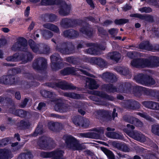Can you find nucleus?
Here are the masks:
<instances>
[{
    "mask_svg": "<svg viewBox=\"0 0 159 159\" xmlns=\"http://www.w3.org/2000/svg\"><path fill=\"white\" fill-rule=\"evenodd\" d=\"M86 1L87 3L91 7H94L93 4V2L92 0H86Z\"/></svg>",
    "mask_w": 159,
    "mask_h": 159,
    "instance_id": "774afa93",
    "label": "nucleus"
},
{
    "mask_svg": "<svg viewBox=\"0 0 159 159\" xmlns=\"http://www.w3.org/2000/svg\"><path fill=\"white\" fill-rule=\"evenodd\" d=\"M131 64L132 66L136 67H153L159 66L156 65L154 61L142 59H134L131 62Z\"/></svg>",
    "mask_w": 159,
    "mask_h": 159,
    "instance_id": "7ed1b4c3",
    "label": "nucleus"
},
{
    "mask_svg": "<svg viewBox=\"0 0 159 159\" xmlns=\"http://www.w3.org/2000/svg\"><path fill=\"white\" fill-rule=\"evenodd\" d=\"M20 60H23L20 58L18 53H16L13 56H10L7 58V60L8 61H17Z\"/></svg>",
    "mask_w": 159,
    "mask_h": 159,
    "instance_id": "c85d7f7f",
    "label": "nucleus"
},
{
    "mask_svg": "<svg viewBox=\"0 0 159 159\" xmlns=\"http://www.w3.org/2000/svg\"><path fill=\"white\" fill-rule=\"evenodd\" d=\"M64 96L75 99H79L80 98L79 94L72 93H66L64 94Z\"/></svg>",
    "mask_w": 159,
    "mask_h": 159,
    "instance_id": "72a5a7b5",
    "label": "nucleus"
},
{
    "mask_svg": "<svg viewBox=\"0 0 159 159\" xmlns=\"http://www.w3.org/2000/svg\"><path fill=\"white\" fill-rule=\"evenodd\" d=\"M58 50L60 52H61L64 54H69V53L67 51L68 50V49L66 48H63V49L59 48L58 49Z\"/></svg>",
    "mask_w": 159,
    "mask_h": 159,
    "instance_id": "5fc2aeb1",
    "label": "nucleus"
},
{
    "mask_svg": "<svg viewBox=\"0 0 159 159\" xmlns=\"http://www.w3.org/2000/svg\"><path fill=\"white\" fill-rule=\"evenodd\" d=\"M93 62L97 64L99 66L104 67L106 66V63L104 60L102 59L98 58H97L96 57H93L92 58Z\"/></svg>",
    "mask_w": 159,
    "mask_h": 159,
    "instance_id": "aec40b11",
    "label": "nucleus"
},
{
    "mask_svg": "<svg viewBox=\"0 0 159 159\" xmlns=\"http://www.w3.org/2000/svg\"><path fill=\"white\" fill-rule=\"evenodd\" d=\"M73 123L77 126H80L83 118L79 116H74L72 119Z\"/></svg>",
    "mask_w": 159,
    "mask_h": 159,
    "instance_id": "2f4dec72",
    "label": "nucleus"
},
{
    "mask_svg": "<svg viewBox=\"0 0 159 159\" xmlns=\"http://www.w3.org/2000/svg\"><path fill=\"white\" fill-rule=\"evenodd\" d=\"M140 83L143 85L148 86L153 85L155 82L152 78L149 77L143 80H141Z\"/></svg>",
    "mask_w": 159,
    "mask_h": 159,
    "instance_id": "a211bd4d",
    "label": "nucleus"
},
{
    "mask_svg": "<svg viewBox=\"0 0 159 159\" xmlns=\"http://www.w3.org/2000/svg\"><path fill=\"white\" fill-rule=\"evenodd\" d=\"M28 59L27 61H26L25 63L27 62L28 61L31 60L33 58V56L30 53H29L28 55Z\"/></svg>",
    "mask_w": 159,
    "mask_h": 159,
    "instance_id": "338daca9",
    "label": "nucleus"
},
{
    "mask_svg": "<svg viewBox=\"0 0 159 159\" xmlns=\"http://www.w3.org/2000/svg\"><path fill=\"white\" fill-rule=\"evenodd\" d=\"M118 29L112 28L109 30V32L111 35H115L118 33Z\"/></svg>",
    "mask_w": 159,
    "mask_h": 159,
    "instance_id": "de8ad7c7",
    "label": "nucleus"
},
{
    "mask_svg": "<svg viewBox=\"0 0 159 159\" xmlns=\"http://www.w3.org/2000/svg\"><path fill=\"white\" fill-rule=\"evenodd\" d=\"M131 17H134L139 18L143 20H148V18L152 19V17L149 15L143 16L139 14H134L130 15Z\"/></svg>",
    "mask_w": 159,
    "mask_h": 159,
    "instance_id": "bb28decb",
    "label": "nucleus"
},
{
    "mask_svg": "<svg viewBox=\"0 0 159 159\" xmlns=\"http://www.w3.org/2000/svg\"><path fill=\"white\" fill-rule=\"evenodd\" d=\"M45 103L43 102L40 103L38 105V106L37 107V109L40 110L42 109L43 108V107H45Z\"/></svg>",
    "mask_w": 159,
    "mask_h": 159,
    "instance_id": "13d9d810",
    "label": "nucleus"
},
{
    "mask_svg": "<svg viewBox=\"0 0 159 159\" xmlns=\"http://www.w3.org/2000/svg\"><path fill=\"white\" fill-rule=\"evenodd\" d=\"M55 125V123L52 122L49 123L48 124V126L49 129L52 130L54 129Z\"/></svg>",
    "mask_w": 159,
    "mask_h": 159,
    "instance_id": "864d4df0",
    "label": "nucleus"
},
{
    "mask_svg": "<svg viewBox=\"0 0 159 159\" xmlns=\"http://www.w3.org/2000/svg\"><path fill=\"white\" fill-rule=\"evenodd\" d=\"M49 86L52 88L57 87L63 89H74L75 87H73L71 84H68L65 81H60L55 84L51 83Z\"/></svg>",
    "mask_w": 159,
    "mask_h": 159,
    "instance_id": "0eeeda50",
    "label": "nucleus"
},
{
    "mask_svg": "<svg viewBox=\"0 0 159 159\" xmlns=\"http://www.w3.org/2000/svg\"><path fill=\"white\" fill-rule=\"evenodd\" d=\"M29 44L32 49L35 52H37L39 49L38 44H36L32 40H30L29 41Z\"/></svg>",
    "mask_w": 159,
    "mask_h": 159,
    "instance_id": "5701e85b",
    "label": "nucleus"
},
{
    "mask_svg": "<svg viewBox=\"0 0 159 159\" xmlns=\"http://www.w3.org/2000/svg\"><path fill=\"white\" fill-rule=\"evenodd\" d=\"M94 94L95 95H97L102 98H107V96L105 94L102 92H101L98 91H95L94 92Z\"/></svg>",
    "mask_w": 159,
    "mask_h": 159,
    "instance_id": "49530a36",
    "label": "nucleus"
},
{
    "mask_svg": "<svg viewBox=\"0 0 159 159\" xmlns=\"http://www.w3.org/2000/svg\"><path fill=\"white\" fill-rule=\"evenodd\" d=\"M61 7L59 11V14L62 16H66L69 13L70 10V5H67L65 2H62Z\"/></svg>",
    "mask_w": 159,
    "mask_h": 159,
    "instance_id": "1a4fd4ad",
    "label": "nucleus"
},
{
    "mask_svg": "<svg viewBox=\"0 0 159 159\" xmlns=\"http://www.w3.org/2000/svg\"><path fill=\"white\" fill-rule=\"evenodd\" d=\"M80 124V126L84 127L86 128L89 125V122L88 120L84 119L83 118V120L81 122Z\"/></svg>",
    "mask_w": 159,
    "mask_h": 159,
    "instance_id": "ea45409f",
    "label": "nucleus"
},
{
    "mask_svg": "<svg viewBox=\"0 0 159 159\" xmlns=\"http://www.w3.org/2000/svg\"><path fill=\"white\" fill-rule=\"evenodd\" d=\"M13 156L11 151L0 149V159H10Z\"/></svg>",
    "mask_w": 159,
    "mask_h": 159,
    "instance_id": "f8f14e48",
    "label": "nucleus"
},
{
    "mask_svg": "<svg viewBox=\"0 0 159 159\" xmlns=\"http://www.w3.org/2000/svg\"><path fill=\"white\" fill-rule=\"evenodd\" d=\"M46 65V60L43 58L37 59L33 64V66L36 69H42L45 68Z\"/></svg>",
    "mask_w": 159,
    "mask_h": 159,
    "instance_id": "6e6552de",
    "label": "nucleus"
},
{
    "mask_svg": "<svg viewBox=\"0 0 159 159\" xmlns=\"http://www.w3.org/2000/svg\"><path fill=\"white\" fill-rule=\"evenodd\" d=\"M64 34L65 37H69L72 38L77 36L78 35V33L76 31L71 30L65 31L64 32Z\"/></svg>",
    "mask_w": 159,
    "mask_h": 159,
    "instance_id": "6ab92c4d",
    "label": "nucleus"
},
{
    "mask_svg": "<svg viewBox=\"0 0 159 159\" xmlns=\"http://www.w3.org/2000/svg\"><path fill=\"white\" fill-rule=\"evenodd\" d=\"M107 89L110 92H114L117 91L116 89L113 85H110L107 87Z\"/></svg>",
    "mask_w": 159,
    "mask_h": 159,
    "instance_id": "09e8293b",
    "label": "nucleus"
},
{
    "mask_svg": "<svg viewBox=\"0 0 159 159\" xmlns=\"http://www.w3.org/2000/svg\"><path fill=\"white\" fill-rule=\"evenodd\" d=\"M33 155L30 152L20 155L17 159H32Z\"/></svg>",
    "mask_w": 159,
    "mask_h": 159,
    "instance_id": "cd10ccee",
    "label": "nucleus"
},
{
    "mask_svg": "<svg viewBox=\"0 0 159 159\" xmlns=\"http://www.w3.org/2000/svg\"><path fill=\"white\" fill-rule=\"evenodd\" d=\"M41 32L43 37L46 39L50 38L53 35L52 34L50 31L47 30H41Z\"/></svg>",
    "mask_w": 159,
    "mask_h": 159,
    "instance_id": "7c9ffc66",
    "label": "nucleus"
},
{
    "mask_svg": "<svg viewBox=\"0 0 159 159\" xmlns=\"http://www.w3.org/2000/svg\"><path fill=\"white\" fill-rule=\"evenodd\" d=\"M102 150L109 159H115V156L111 151L104 148H101Z\"/></svg>",
    "mask_w": 159,
    "mask_h": 159,
    "instance_id": "4be33fe9",
    "label": "nucleus"
},
{
    "mask_svg": "<svg viewBox=\"0 0 159 159\" xmlns=\"http://www.w3.org/2000/svg\"><path fill=\"white\" fill-rule=\"evenodd\" d=\"M56 0H41V4L43 5H52L56 4Z\"/></svg>",
    "mask_w": 159,
    "mask_h": 159,
    "instance_id": "c756f323",
    "label": "nucleus"
},
{
    "mask_svg": "<svg viewBox=\"0 0 159 159\" xmlns=\"http://www.w3.org/2000/svg\"><path fill=\"white\" fill-rule=\"evenodd\" d=\"M152 101H145L143 102V104L146 107L149 108V106H152V104L150 103H153Z\"/></svg>",
    "mask_w": 159,
    "mask_h": 159,
    "instance_id": "603ef678",
    "label": "nucleus"
},
{
    "mask_svg": "<svg viewBox=\"0 0 159 159\" xmlns=\"http://www.w3.org/2000/svg\"><path fill=\"white\" fill-rule=\"evenodd\" d=\"M115 76L112 73H106L103 74L102 76V79L106 80V79H113Z\"/></svg>",
    "mask_w": 159,
    "mask_h": 159,
    "instance_id": "f704fd0d",
    "label": "nucleus"
},
{
    "mask_svg": "<svg viewBox=\"0 0 159 159\" xmlns=\"http://www.w3.org/2000/svg\"><path fill=\"white\" fill-rule=\"evenodd\" d=\"M135 89L136 90H137L138 91H144L146 93H147L146 92L147 91V89L145 88L142 87V86H136L135 87Z\"/></svg>",
    "mask_w": 159,
    "mask_h": 159,
    "instance_id": "8fccbe9b",
    "label": "nucleus"
},
{
    "mask_svg": "<svg viewBox=\"0 0 159 159\" xmlns=\"http://www.w3.org/2000/svg\"><path fill=\"white\" fill-rule=\"evenodd\" d=\"M41 93L43 97L45 98H50L52 97V95H55V94H53L52 93L44 90L41 91Z\"/></svg>",
    "mask_w": 159,
    "mask_h": 159,
    "instance_id": "473e14b6",
    "label": "nucleus"
},
{
    "mask_svg": "<svg viewBox=\"0 0 159 159\" xmlns=\"http://www.w3.org/2000/svg\"><path fill=\"white\" fill-rule=\"evenodd\" d=\"M43 26L46 28L50 29L55 32H58L59 30L56 26L50 23L46 24L43 25Z\"/></svg>",
    "mask_w": 159,
    "mask_h": 159,
    "instance_id": "393cba45",
    "label": "nucleus"
},
{
    "mask_svg": "<svg viewBox=\"0 0 159 159\" xmlns=\"http://www.w3.org/2000/svg\"><path fill=\"white\" fill-rule=\"evenodd\" d=\"M28 101V99L25 98L24 99L23 102L21 104L20 106L22 107H24L26 106L27 102Z\"/></svg>",
    "mask_w": 159,
    "mask_h": 159,
    "instance_id": "052dcab7",
    "label": "nucleus"
},
{
    "mask_svg": "<svg viewBox=\"0 0 159 159\" xmlns=\"http://www.w3.org/2000/svg\"><path fill=\"white\" fill-rule=\"evenodd\" d=\"M127 128L124 129V131L129 136L135 140L140 142H144L146 140L145 136L138 131H134L132 130L134 129V127L133 125L127 124Z\"/></svg>",
    "mask_w": 159,
    "mask_h": 159,
    "instance_id": "f03ea898",
    "label": "nucleus"
},
{
    "mask_svg": "<svg viewBox=\"0 0 159 159\" xmlns=\"http://www.w3.org/2000/svg\"><path fill=\"white\" fill-rule=\"evenodd\" d=\"M157 0H149V3L151 5L156 6L157 5Z\"/></svg>",
    "mask_w": 159,
    "mask_h": 159,
    "instance_id": "680f3d73",
    "label": "nucleus"
},
{
    "mask_svg": "<svg viewBox=\"0 0 159 159\" xmlns=\"http://www.w3.org/2000/svg\"><path fill=\"white\" fill-rule=\"evenodd\" d=\"M152 104V106H149V108L153 109L159 110V103H157L153 102V103H151Z\"/></svg>",
    "mask_w": 159,
    "mask_h": 159,
    "instance_id": "c03bdc74",
    "label": "nucleus"
},
{
    "mask_svg": "<svg viewBox=\"0 0 159 159\" xmlns=\"http://www.w3.org/2000/svg\"><path fill=\"white\" fill-rule=\"evenodd\" d=\"M30 7H27L25 11V15L26 16H28L30 13Z\"/></svg>",
    "mask_w": 159,
    "mask_h": 159,
    "instance_id": "bf43d9fd",
    "label": "nucleus"
},
{
    "mask_svg": "<svg viewBox=\"0 0 159 159\" xmlns=\"http://www.w3.org/2000/svg\"><path fill=\"white\" fill-rule=\"evenodd\" d=\"M104 129L103 128H98L94 129V131L100 133H103Z\"/></svg>",
    "mask_w": 159,
    "mask_h": 159,
    "instance_id": "6e6d98bb",
    "label": "nucleus"
},
{
    "mask_svg": "<svg viewBox=\"0 0 159 159\" xmlns=\"http://www.w3.org/2000/svg\"><path fill=\"white\" fill-rule=\"evenodd\" d=\"M64 152L60 149L51 152H43L41 153V156L44 158L52 157V159H63L62 157Z\"/></svg>",
    "mask_w": 159,
    "mask_h": 159,
    "instance_id": "39448f33",
    "label": "nucleus"
},
{
    "mask_svg": "<svg viewBox=\"0 0 159 159\" xmlns=\"http://www.w3.org/2000/svg\"><path fill=\"white\" fill-rule=\"evenodd\" d=\"M27 42L26 40L23 38H20L18 41L12 47V49L13 50H20L25 51L26 50Z\"/></svg>",
    "mask_w": 159,
    "mask_h": 159,
    "instance_id": "423d86ee",
    "label": "nucleus"
},
{
    "mask_svg": "<svg viewBox=\"0 0 159 159\" xmlns=\"http://www.w3.org/2000/svg\"><path fill=\"white\" fill-rule=\"evenodd\" d=\"M11 112L21 117H24L26 115V112L21 109L16 110L15 109H14Z\"/></svg>",
    "mask_w": 159,
    "mask_h": 159,
    "instance_id": "a878e982",
    "label": "nucleus"
},
{
    "mask_svg": "<svg viewBox=\"0 0 159 159\" xmlns=\"http://www.w3.org/2000/svg\"><path fill=\"white\" fill-rule=\"evenodd\" d=\"M77 71L73 67L67 68L61 71V74L64 75H66L69 74H75V72Z\"/></svg>",
    "mask_w": 159,
    "mask_h": 159,
    "instance_id": "412c9836",
    "label": "nucleus"
},
{
    "mask_svg": "<svg viewBox=\"0 0 159 159\" xmlns=\"http://www.w3.org/2000/svg\"><path fill=\"white\" fill-rule=\"evenodd\" d=\"M55 110L60 112H65L69 110L70 107L63 104L60 103L57 104L54 107Z\"/></svg>",
    "mask_w": 159,
    "mask_h": 159,
    "instance_id": "ddd939ff",
    "label": "nucleus"
},
{
    "mask_svg": "<svg viewBox=\"0 0 159 159\" xmlns=\"http://www.w3.org/2000/svg\"><path fill=\"white\" fill-rule=\"evenodd\" d=\"M69 22V20L67 19L66 18L63 19L62 20L61 25L63 26L66 27L67 26L65 25H67Z\"/></svg>",
    "mask_w": 159,
    "mask_h": 159,
    "instance_id": "3c124183",
    "label": "nucleus"
},
{
    "mask_svg": "<svg viewBox=\"0 0 159 159\" xmlns=\"http://www.w3.org/2000/svg\"><path fill=\"white\" fill-rule=\"evenodd\" d=\"M149 47V44L148 41L141 43L139 45L140 49H148Z\"/></svg>",
    "mask_w": 159,
    "mask_h": 159,
    "instance_id": "4c0bfd02",
    "label": "nucleus"
},
{
    "mask_svg": "<svg viewBox=\"0 0 159 159\" xmlns=\"http://www.w3.org/2000/svg\"><path fill=\"white\" fill-rule=\"evenodd\" d=\"M135 54V52H134V53L132 52H128L127 53V56L130 58H133L134 57Z\"/></svg>",
    "mask_w": 159,
    "mask_h": 159,
    "instance_id": "4d7b16f0",
    "label": "nucleus"
},
{
    "mask_svg": "<svg viewBox=\"0 0 159 159\" xmlns=\"http://www.w3.org/2000/svg\"><path fill=\"white\" fill-rule=\"evenodd\" d=\"M15 97L18 100L20 99V95L19 92H16L15 94Z\"/></svg>",
    "mask_w": 159,
    "mask_h": 159,
    "instance_id": "0e129e2a",
    "label": "nucleus"
},
{
    "mask_svg": "<svg viewBox=\"0 0 159 159\" xmlns=\"http://www.w3.org/2000/svg\"><path fill=\"white\" fill-rule=\"evenodd\" d=\"M126 116L124 117V119L128 122L134 124L135 125L141 127L142 125V123L139 120L133 117L129 116L127 119H126Z\"/></svg>",
    "mask_w": 159,
    "mask_h": 159,
    "instance_id": "2eb2a0df",
    "label": "nucleus"
},
{
    "mask_svg": "<svg viewBox=\"0 0 159 159\" xmlns=\"http://www.w3.org/2000/svg\"><path fill=\"white\" fill-rule=\"evenodd\" d=\"M100 49L104 50L105 49V47L99 48L95 46H93V47L88 49L87 50V53L92 55H99L101 54Z\"/></svg>",
    "mask_w": 159,
    "mask_h": 159,
    "instance_id": "9b49d317",
    "label": "nucleus"
},
{
    "mask_svg": "<svg viewBox=\"0 0 159 159\" xmlns=\"http://www.w3.org/2000/svg\"><path fill=\"white\" fill-rule=\"evenodd\" d=\"M121 55L117 52L109 53L107 56V59H110L116 61H118L121 57Z\"/></svg>",
    "mask_w": 159,
    "mask_h": 159,
    "instance_id": "dca6fc26",
    "label": "nucleus"
},
{
    "mask_svg": "<svg viewBox=\"0 0 159 159\" xmlns=\"http://www.w3.org/2000/svg\"><path fill=\"white\" fill-rule=\"evenodd\" d=\"M86 82V85L90 89H96L98 86L95 81L90 78H87Z\"/></svg>",
    "mask_w": 159,
    "mask_h": 159,
    "instance_id": "4468645a",
    "label": "nucleus"
},
{
    "mask_svg": "<svg viewBox=\"0 0 159 159\" xmlns=\"http://www.w3.org/2000/svg\"><path fill=\"white\" fill-rule=\"evenodd\" d=\"M10 142L9 138H7L0 140V147H3L7 144Z\"/></svg>",
    "mask_w": 159,
    "mask_h": 159,
    "instance_id": "e433bc0d",
    "label": "nucleus"
},
{
    "mask_svg": "<svg viewBox=\"0 0 159 159\" xmlns=\"http://www.w3.org/2000/svg\"><path fill=\"white\" fill-rule=\"evenodd\" d=\"M131 8V7L129 5H126L123 7L124 10L125 11L129 10Z\"/></svg>",
    "mask_w": 159,
    "mask_h": 159,
    "instance_id": "69168bd1",
    "label": "nucleus"
},
{
    "mask_svg": "<svg viewBox=\"0 0 159 159\" xmlns=\"http://www.w3.org/2000/svg\"><path fill=\"white\" fill-rule=\"evenodd\" d=\"M93 133H80V135L81 137L88 138H93Z\"/></svg>",
    "mask_w": 159,
    "mask_h": 159,
    "instance_id": "37998d69",
    "label": "nucleus"
},
{
    "mask_svg": "<svg viewBox=\"0 0 159 159\" xmlns=\"http://www.w3.org/2000/svg\"><path fill=\"white\" fill-rule=\"evenodd\" d=\"M59 55L57 54H55L51 57V59L52 63V67L53 69H57L56 66L58 65L56 63L55 61H57L60 60L61 59L60 58Z\"/></svg>",
    "mask_w": 159,
    "mask_h": 159,
    "instance_id": "f3484780",
    "label": "nucleus"
},
{
    "mask_svg": "<svg viewBox=\"0 0 159 159\" xmlns=\"http://www.w3.org/2000/svg\"><path fill=\"white\" fill-rule=\"evenodd\" d=\"M41 129L39 128H37L35 132L34 133V136H36L37 135V134H41Z\"/></svg>",
    "mask_w": 159,
    "mask_h": 159,
    "instance_id": "e2e57ef3",
    "label": "nucleus"
},
{
    "mask_svg": "<svg viewBox=\"0 0 159 159\" xmlns=\"http://www.w3.org/2000/svg\"><path fill=\"white\" fill-rule=\"evenodd\" d=\"M38 144L41 149L45 150L52 149L55 146L54 142L46 136H43L40 138Z\"/></svg>",
    "mask_w": 159,
    "mask_h": 159,
    "instance_id": "20e7f679",
    "label": "nucleus"
},
{
    "mask_svg": "<svg viewBox=\"0 0 159 159\" xmlns=\"http://www.w3.org/2000/svg\"><path fill=\"white\" fill-rule=\"evenodd\" d=\"M66 147L73 150H80L83 149L82 145L75 138L71 135H65L63 137Z\"/></svg>",
    "mask_w": 159,
    "mask_h": 159,
    "instance_id": "f257e3e1",
    "label": "nucleus"
},
{
    "mask_svg": "<svg viewBox=\"0 0 159 159\" xmlns=\"http://www.w3.org/2000/svg\"><path fill=\"white\" fill-rule=\"evenodd\" d=\"M152 131L153 133L159 136V125H153Z\"/></svg>",
    "mask_w": 159,
    "mask_h": 159,
    "instance_id": "c9c22d12",
    "label": "nucleus"
},
{
    "mask_svg": "<svg viewBox=\"0 0 159 159\" xmlns=\"http://www.w3.org/2000/svg\"><path fill=\"white\" fill-rule=\"evenodd\" d=\"M80 31L88 36H90L92 34L91 32L88 31L86 28H84L80 30Z\"/></svg>",
    "mask_w": 159,
    "mask_h": 159,
    "instance_id": "a18cd8bd",
    "label": "nucleus"
},
{
    "mask_svg": "<svg viewBox=\"0 0 159 159\" xmlns=\"http://www.w3.org/2000/svg\"><path fill=\"white\" fill-rule=\"evenodd\" d=\"M109 137L112 139H120L122 138V135L121 134L115 132H109L107 134Z\"/></svg>",
    "mask_w": 159,
    "mask_h": 159,
    "instance_id": "b1692460",
    "label": "nucleus"
},
{
    "mask_svg": "<svg viewBox=\"0 0 159 159\" xmlns=\"http://www.w3.org/2000/svg\"><path fill=\"white\" fill-rule=\"evenodd\" d=\"M129 20L128 19H120L116 20L115 21V23L116 24L120 25L125 24Z\"/></svg>",
    "mask_w": 159,
    "mask_h": 159,
    "instance_id": "58836bf2",
    "label": "nucleus"
},
{
    "mask_svg": "<svg viewBox=\"0 0 159 159\" xmlns=\"http://www.w3.org/2000/svg\"><path fill=\"white\" fill-rule=\"evenodd\" d=\"M14 77L11 75L4 76L2 77L0 79V82L4 84H13L15 82Z\"/></svg>",
    "mask_w": 159,
    "mask_h": 159,
    "instance_id": "9d476101",
    "label": "nucleus"
},
{
    "mask_svg": "<svg viewBox=\"0 0 159 159\" xmlns=\"http://www.w3.org/2000/svg\"><path fill=\"white\" fill-rule=\"evenodd\" d=\"M138 114L140 116L144 118L147 120L150 121H152V118H151L150 116H149L145 113H138Z\"/></svg>",
    "mask_w": 159,
    "mask_h": 159,
    "instance_id": "79ce46f5",
    "label": "nucleus"
},
{
    "mask_svg": "<svg viewBox=\"0 0 159 159\" xmlns=\"http://www.w3.org/2000/svg\"><path fill=\"white\" fill-rule=\"evenodd\" d=\"M139 11L142 13H149L152 11V9L149 7H144L139 9Z\"/></svg>",
    "mask_w": 159,
    "mask_h": 159,
    "instance_id": "a19ab883",
    "label": "nucleus"
}]
</instances>
